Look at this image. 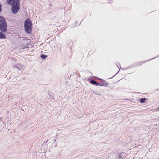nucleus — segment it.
Listing matches in <instances>:
<instances>
[{"mask_svg": "<svg viewBox=\"0 0 159 159\" xmlns=\"http://www.w3.org/2000/svg\"><path fill=\"white\" fill-rule=\"evenodd\" d=\"M7 3L11 6V11L13 13L16 14L19 10L20 7V2L19 0H7Z\"/></svg>", "mask_w": 159, "mask_h": 159, "instance_id": "1", "label": "nucleus"}, {"mask_svg": "<svg viewBox=\"0 0 159 159\" xmlns=\"http://www.w3.org/2000/svg\"><path fill=\"white\" fill-rule=\"evenodd\" d=\"M25 30L27 33H30L31 32L32 28V23L29 19H27L24 23Z\"/></svg>", "mask_w": 159, "mask_h": 159, "instance_id": "2", "label": "nucleus"}, {"mask_svg": "<svg viewBox=\"0 0 159 159\" xmlns=\"http://www.w3.org/2000/svg\"><path fill=\"white\" fill-rule=\"evenodd\" d=\"M0 30L2 32H5L7 30L6 22L4 18L0 16Z\"/></svg>", "mask_w": 159, "mask_h": 159, "instance_id": "3", "label": "nucleus"}, {"mask_svg": "<svg viewBox=\"0 0 159 159\" xmlns=\"http://www.w3.org/2000/svg\"><path fill=\"white\" fill-rule=\"evenodd\" d=\"M101 80L100 83H99L98 86H107L108 85V83H107L105 80H102L101 79H99Z\"/></svg>", "mask_w": 159, "mask_h": 159, "instance_id": "4", "label": "nucleus"}, {"mask_svg": "<svg viewBox=\"0 0 159 159\" xmlns=\"http://www.w3.org/2000/svg\"><path fill=\"white\" fill-rule=\"evenodd\" d=\"M90 83L93 85H96V86H98L99 83L95 81L94 80H91Z\"/></svg>", "mask_w": 159, "mask_h": 159, "instance_id": "5", "label": "nucleus"}, {"mask_svg": "<svg viewBox=\"0 0 159 159\" xmlns=\"http://www.w3.org/2000/svg\"><path fill=\"white\" fill-rule=\"evenodd\" d=\"M6 39V37L4 34L0 32V39Z\"/></svg>", "mask_w": 159, "mask_h": 159, "instance_id": "6", "label": "nucleus"}, {"mask_svg": "<svg viewBox=\"0 0 159 159\" xmlns=\"http://www.w3.org/2000/svg\"><path fill=\"white\" fill-rule=\"evenodd\" d=\"M146 100V99L145 98H143L141 99L140 100V102L141 103H144Z\"/></svg>", "mask_w": 159, "mask_h": 159, "instance_id": "7", "label": "nucleus"}, {"mask_svg": "<svg viewBox=\"0 0 159 159\" xmlns=\"http://www.w3.org/2000/svg\"><path fill=\"white\" fill-rule=\"evenodd\" d=\"M41 57L42 58L45 59L47 57V56L44 55L42 54L41 55Z\"/></svg>", "mask_w": 159, "mask_h": 159, "instance_id": "8", "label": "nucleus"}]
</instances>
